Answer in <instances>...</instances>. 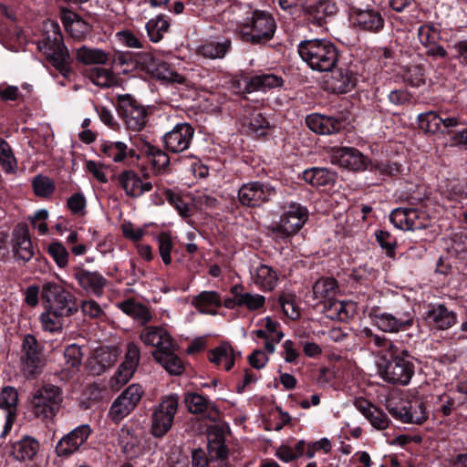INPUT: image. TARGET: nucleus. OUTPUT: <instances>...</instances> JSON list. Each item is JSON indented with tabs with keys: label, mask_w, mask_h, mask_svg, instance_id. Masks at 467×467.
I'll return each mask as SVG.
<instances>
[{
	"label": "nucleus",
	"mask_w": 467,
	"mask_h": 467,
	"mask_svg": "<svg viewBox=\"0 0 467 467\" xmlns=\"http://www.w3.org/2000/svg\"><path fill=\"white\" fill-rule=\"evenodd\" d=\"M417 358L403 347L389 344L380 358L379 369L381 378L394 385H408L414 373Z\"/></svg>",
	"instance_id": "nucleus-1"
},
{
	"label": "nucleus",
	"mask_w": 467,
	"mask_h": 467,
	"mask_svg": "<svg viewBox=\"0 0 467 467\" xmlns=\"http://www.w3.org/2000/svg\"><path fill=\"white\" fill-rule=\"evenodd\" d=\"M296 51L307 67L317 72H328L339 61L338 47L327 38L302 40L298 43Z\"/></svg>",
	"instance_id": "nucleus-2"
},
{
	"label": "nucleus",
	"mask_w": 467,
	"mask_h": 467,
	"mask_svg": "<svg viewBox=\"0 0 467 467\" xmlns=\"http://www.w3.org/2000/svg\"><path fill=\"white\" fill-rule=\"evenodd\" d=\"M277 24L273 15L255 9L236 26L238 38L248 45L265 47L275 36Z\"/></svg>",
	"instance_id": "nucleus-3"
},
{
	"label": "nucleus",
	"mask_w": 467,
	"mask_h": 467,
	"mask_svg": "<svg viewBox=\"0 0 467 467\" xmlns=\"http://www.w3.org/2000/svg\"><path fill=\"white\" fill-rule=\"evenodd\" d=\"M371 324L385 333L396 334L410 330L415 324L414 308L405 306H396L390 309L379 306H367L366 311Z\"/></svg>",
	"instance_id": "nucleus-4"
},
{
	"label": "nucleus",
	"mask_w": 467,
	"mask_h": 467,
	"mask_svg": "<svg viewBox=\"0 0 467 467\" xmlns=\"http://www.w3.org/2000/svg\"><path fill=\"white\" fill-rule=\"evenodd\" d=\"M63 400V390L60 387L43 383L31 392L28 398V411L42 422H52L61 410Z\"/></svg>",
	"instance_id": "nucleus-5"
},
{
	"label": "nucleus",
	"mask_w": 467,
	"mask_h": 467,
	"mask_svg": "<svg viewBox=\"0 0 467 467\" xmlns=\"http://www.w3.org/2000/svg\"><path fill=\"white\" fill-rule=\"evenodd\" d=\"M41 300L45 309L57 317H72L78 311L75 295L63 284L47 281L41 287Z\"/></svg>",
	"instance_id": "nucleus-6"
},
{
	"label": "nucleus",
	"mask_w": 467,
	"mask_h": 467,
	"mask_svg": "<svg viewBox=\"0 0 467 467\" xmlns=\"http://www.w3.org/2000/svg\"><path fill=\"white\" fill-rule=\"evenodd\" d=\"M115 107L129 130L139 132L148 125L151 113L150 107L144 106L132 95H118Z\"/></svg>",
	"instance_id": "nucleus-7"
},
{
	"label": "nucleus",
	"mask_w": 467,
	"mask_h": 467,
	"mask_svg": "<svg viewBox=\"0 0 467 467\" xmlns=\"http://www.w3.org/2000/svg\"><path fill=\"white\" fill-rule=\"evenodd\" d=\"M39 50L47 60L66 78L72 74L70 57L64 44L63 36L59 33H54L53 36L47 35L38 43Z\"/></svg>",
	"instance_id": "nucleus-8"
},
{
	"label": "nucleus",
	"mask_w": 467,
	"mask_h": 467,
	"mask_svg": "<svg viewBox=\"0 0 467 467\" xmlns=\"http://www.w3.org/2000/svg\"><path fill=\"white\" fill-rule=\"evenodd\" d=\"M349 20L356 30L371 35L381 33L386 24L380 10L370 4L350 5Z\"/></svg>",
	"instance_id": "nucleus-9"
},
{
	"label": "nucleus",
	"mask_w": 467,
	"mask_h": 467,
	"mask_svg": "<svg viewBox=\"0 0 467 467\" xmlns=\"http://www.w3.org/2000/svg\"><path fill=\"white\" fill-rule=\"evenodd\" d=\"M338 290L337 280L334 277H321L313 285L314 297L323 299L324 310L327 317L343 319L348 317L346 304L334 298Z\"/></svg>",
	"instance_id": "nucleus-10"
},
{
	"label": "nucleus",
	"mask_w": 467,
	"mask_h": 467,
	"mask_svg": "<svg viewBox=\"0 0 467 467\" xmlns=\"http://www.w3.org/2000/svg\"><path fill=\"white\" fill-rule=\"evenodd\" d=\"M306 127L318 135H333L346 130L350 124V112L337 110L332 114L310 113L305 119Z\"/></svg>",
	"instance_id": "nucleus-11"
},
{
	"label": "nucleus",
	"mask_w": 467,
	"mask_h": 467,
	"mask_svg": "<svg viewBox=\"0 0 467 467\" xmlns=\"http://www.w3.org/2000/svg\"><path fill=\"white\" fill-rule=\"evenodd\" d=\"M276 195V186L268 181H250L243 183L237 192L240 204L248 208L261 207Z\"/></svg>",
	"instance_id": "nucleus-12"
},
{
	"label": "nucleus",
	"mask_w": 467,
	"mask_h": 467,
	"mask_svg": "<svg viewBox=\"0 0 467 467\" xmlns=\"http://www.w3.org/2000/svg\"><path fill=\"white\" fill-rule=\"evenodd\" d=\"M43 346L32 334H26L21 346V363L26 379H36L46 366Z\"/></svg>",
	"instance_id": "nucleus-13"
},
{
	"label": "nucleus",
	"mask_w": 467,
	"mask_h": 467,
	"mask_svg": "<svg viewBox=\"0 0 467 467\" xmlns=\"http://www.w3.org/2000/svg\"><path fill=\"white\" fill-rule=\"evenodd\" d=\"M422 318L431 331H446L459 323L457 312L445 302L426 304Z\"/></svg>",
	"instance_id": "nucleus-14"
},
{
	"label": "nucleus",
	"mask_w": 467,
	"mask_h": 467,
	"mask_svg": "<svg viewBox=\"0 0 467 467\" xmlns=\"http://www.w3.org/2000/svg\"><path fill=\"white\" fill-rule=\"evenodd\" d=\"M179 406V397L171 394L161 399L151 416L150 433L154 438H163L171 429Z\"/></svg>",
	"instance_id": "nucleus-15"
},
{
	"label": "nucleus",
	"mask_w": 467,
	"mask_h": 467,
	"mask_svg": "<svg viewBox=\"0 0 467 467\" xmlns=\"http://www.w3.org/2000/svg\"><path fill=\"white\" fill-rule=\"evenodd\" d=\"M144 393L140 384H131L125 389L112 402L109 417L115 424H119L124 418L130 415L140 401Z\"/></svg>",
	"instance_id": "nucleus-16"
},
{
	"label": "nucleus",
	"mask_w": 467,
	"mask_h": 467,
	"mask_svg": "<svg viewBox=\"0 0 467 467\" xmlns=\"http://www.w3.org/2000/svg\"><path fill=\"white\" fill-rule=\"evenodd\" d=\"M329 78L326 80V89L334 94H346L353 90L358 82L357 67L352 64H341L328 70Z\"/></svg>",
	"instance_id": "nucleus-17"
},
{
	"label": "nucleus",
	"mask_w": 467,
	"mask_h": 467,
	"mask_svg": "<svg viewBox=\"0 0 467 467\" xmlns=\"http://www.w3.org/2000/svg\"><path fill=\"white\" fill-rule=\"evenodd\" d=\"M389 218L397 229L403 231L426 229L431 223L426 212L411 207H398L391 211Z\"/></svg>",
	"instance_id": "nucleus-18"
},
{
	"label": "nucleus",
	"mask_w": 467,
	"mask_h": 467,
	"mask_svg": "<svg viewBox=\"0 0 467 467\" xmlns=\"http://www.w3.org/2000/svg\"><path fill=\"white\" fill-rule=\"evenodd\" d=\"M92 429L89 424H81L65 434L57 443L55 452L58 457L67 459L87 448Z\"/></svg>",
	"instance_id": "nucleus-19"
},
{
	"label": "nucleus",
	"mask_w": 467,
	"mask_h": 467,
	"mask_svg": "<svg viewBox=\"0 0 467 467\" xmlns=\"http://www.w3.org/2000/svg\"><path fill=\"white\" fill-rule=\"evenodd\" d=\"M284 85L281 76L274 73L260 72L254 75H244L240 80L234 83V87L240 92L247 94L254 91H267L272 88H280Z\"/></svg>",
	"instance_id": "nucleus-20"
},
{
	"label": "nucleus",
	"mask_w": 467,
	"mask_h": 467,
	"mask_svg": "<svg viewBox=\"0 0 467 467\" xmlns=\"http://www.w3.org/2000/svg\"><path fill=\"white\" fill-rule=\"evenodd\" d=\"M419 128L425 134L441 133L443 130L455 128L462 123L460 115L439 114L433 110L420 113L417 117Z\"/></svg>",
	"instance_id": "nucleus-21"
},
{
	"label": "nucleus",
	"mask_w": 467,
	"mask_h": 467,
	"mask_svg": "<svg viewBox=\"0 0 467 467\" xmlns=\"http://www.w3.org/2000/svg\"><path fill=\"white\" fill-rule=\"evenodd\" d=\"M337 12V6L331 0H319L311 5L305 3L302 16L297 24L322 27L327 24V19L332 17Z\"/></svg>",
	"instance_id": "nucleus-22"
},
{
	"label": "nucleus",
	"mask_w": 467,
	"mask_h": 467,
	"mask_svg": "<svg viewBox=\"0 0 467 467\" xmlns=\"http://www.w3.org/2000/svg\"><path fill=\"white\" fill-rule=\"evenodd\" d=\"M333 162L348 171L360 172L368 170L372 160L354 147H337L332 152Z\"/></svg>",
	"instance_id": "nucleus-23"
},
{
	"label": "nucleus",
	"mask_w": 467,
	"mask_h": 467,
	"mask_svg": "<svg viewBox=\"0 0 467 467\" xmlns=\"http://www.w3.org/2000/svg\"><path fill=\"white\" fill-rule=\"evenodd\" d=\"M390 415L404 423L420 425L428 420L426 405L420 400L401 401L395 406L388 407Z\"/></svg>",
	"instance_id": "nucleus-24"
},
{
	"label": "nucleus",
	"mask_w": 467,
	"mask_h": 467,
	"mask_svg": "<svg viewBox=\"0 0 467 467\" xmlns=\"http://www.w3.org/2000/svg\"><path fill=\"white\" fill-rule=\"evenodd\" d=\"M194 132V128L188 122L176 124L162 137L165 150L172 153L184 151L190 147Z\"/></svg>",
	"instance_id": "nucleus-25"
},
{
	"label": "nucleus",
	"mask_w": 467,
	"mask_h": 467,
	"mask_svg": "<svg viewBox=\"0 0 467 467\" xmlns=\"http://www.w3.org/2000/svg\"><path fill=\"white\" fill-rule=\"evenodd\" d=\"M72 275L79 287L88 294H92L97 297H100L104 294L108 280L99 272L89 271L81 265L73 267Z\"/></svg>",
	"instance_id": "nucleus-26"
},
{
	"label": "nucleus",
	"mask_w": 467,
	"mask_h": 467,
	"mask_svg": "<svg viewBox=\"0 0 467 467\" xmlns=\"http://www.w3.org/2000/svg\"><path fill=\"white\" fill-rule=\"evenodd\" d=\"M149 177L148 173L141 177L133 170H125L119 174L118 182L127 196L136 199L152 190V183L147 181Z\"/></svg>",
	"instance_id": "nucleus-27"
},
{
	"label": "nucleus",
	"mask_w": 467,
	"mask_h": 467,
	"mask_svg": "<svg viewBox=\"0 0 467 467\" xmlns=\"http://www.w3.org/2000/svg\"><path fill=\"white\" fill-rule=\"evenodd\" d=\"M184 403L192 414L200 415L213 422H217L220 419L219 409L208 397L197 392H189L185 394Z\"/></svg>",
	"instance_id": "nucleus-28"
},
{
	"label": "nucleus",
	"mask_w": 467,
	"mask_h": 467,
	"mask_svg": "<svg viewBox=\"0 0 467 467\" xmlns=\"http://www.w3.org/2000/svg\"><path fill=\"white\" fill-rule=\"evenodd\" d=\"M18 406V392L11 386H5L0 391V410L5 412V421L1 438L6 437L16 420Z\"/></svg>",
	"instance_id": "nucleus-29"
},
{
	"label": "nucleus",
	"mask_w": 467,
	"mask_h": 467,
	"mask_svg": "<svg viewBox=\"0 0 467 467\" xmlns=\"http://www.w3.org/2000/svg\"><path fill=\"white\" fill-rule=\"evenodd\" d=\"M133 143L142 154H145L150 160L156 171L159 173L169 172L171 159L164 150L150 144L141 137L134 138Z\"/></svg>",
	"instance_id": "nucleus-30"
},
{
	"label": "nucleus",
	"mask_w": 467,
	"mask_h": 467,
	"mask_svg": "<svg viewBox=\"0 0 467 467\" xmlns=\"http://www.w3.org/2000/svg\"><path fill=\"white\" fill-rule=\"evenodd\" d=\"M59 18L66 31L76 39L85 38L91 31V25L85 21L78 13L61 7L59 9Z\"/></svg>",
	"instance_id": "nucleus-31"
},
{
	"label": "nucleus",
	"mask_w": 467,
	"mask_h": 467,
	"mask_svg": "<svg viewBox=\"0 0 467 467\" xmlns=\"http://www.w3.org/2000/svg\"><path fill=\"white\" fill-rule=\"evenodd\" d=\"M12 251L16 260L27 263L34 256L33 244L26 225H18L13 231Z\"/></svg>",
	"instance_id": "nucleus-32"
},
{
	"label": "nucleus",
	"mask_w": 467,
	"mask_h": 467,
	"mask_svg": "<svg viewBox=\"0 0 467 467\" xmlns=\"http://www.w3.org/2000/svg\"><path fill=\"white\" fill-rule=\"evenodd\" d=\"M337 172L325 167H311L303 171L302 179L317 189L331 190L337 181Z\"/></svg>",
	"instance_id": "nucleus-33"
},
{
	"label": "nucleus",
	"mask_w": 467,
	"mask_h": 467,
	"mask_svg": "<svg viewBox=\"0 0 467 467\" xmlns=\"http://www.w3.org/2000/svg\"><path fill=\"white\" fill-rule=\"evenodd\" d=\"M39 450L40 443L35 437L24 435L20 440L10 444L8 453L16 461L26 462L34 461Z\"/></svg>",
	"instance_id": "nucleus-34"
},
{
	"label": "nucleus",
	"mask_w": 467,
	"mask_h": 467,
	"mask_svg": "<svg viewBox=\"0 0 467 467\" xmlns=\"http://www.w3.org/2000/svg\"><path fill=\"white\" fill-rule=\"evenodd\" d=\"M143 327L140 338L145 345L157 348L154 354H159L162 349L172 347L173 338L163 327L147 325Z\"/></svg>",
	"instance_id": "nucleus-35"
},
{
	"label": "nucleus",
	"mask_w": 467,
	"mask_h": 467,
	"mask_svg": "<svg viewBox=\"0 0 467 467\" xmlns=\"http://www.w3.org/2000/svg\"><path fill=\"white\" fill-rule=\"evenodd\" d=\"M284 209L280 221L296 234L308 220V210L296 202H287Z\"/></svg>",
	"instance_id": "nucleus-36"
},
{
	"label": "nucleus",
	"mask_w": 467,
	"mask_h": 467,
	"mask_svg": "<svg viewBox=\"0 0 467 467\" xmlns=\"http://www.w3.org/2000/svg\"><path fill=\"white\" fill-rule=\"evenodd\" d=\"M191 304L201 314L216 316L217 309L223 306V298L217 291L204 290L194 296Z\"/></svg>",
	"instance_id": "nucleus-37"
},
{
	"label": "nucleus",
	"mask_w": 467,
	"mask_h": 467,
	"mask_svg": "<svg viewBox=\"0 0 467 467\" xmlns=\"http://www.w3.org/2000/svg\"><path fill=\"white\" fill-rule=\"evenodd\" d=\"M99 150L103 156L111 159L115 162H125L127 160L139 159L134 149H129L122 141L103 140Z\"/></svg>",
	"instance_id": "nucleus-38"
},
{
	"label": "nucleus",
	"mask_w": 467,
	"mask_h": 467,
	"mask_svg": "<svg viewBox=\"0 0 467 467\" xmlns=\"http://www.w3.org/2000/svg\"><path fill=\"white\" fill-rule=\"evenodd\" d=\"M232 50V40L226 36H219L207 41L198 47V55L210 59L223 58Z\"/></svg>",
	"instance_id": "nucleus-39"
},
{
	"label": "nucleus",
	"mask_w": 467,
	"mask_h": 467,
	"mask_svg": "<svg viewBox=\"0 0 467 467\" xmlns=\"http://www.w3.org/2000/svg\"><path fill=\"white\" fill-rule=\"evenodd\" d=\"M119 308L127 316L137 320L141 327L146 326L152 319V314L149 307L134 299H126L120 302Z\"/></svg>",
	"instance_id": "nucleus-40"
},
{
	"label": "nucleus",
	"mask_w": 467,
	"mask_h": 467,
	"mask_svg": "<svg viewBox=\"0 0 467 467\" xmlns=\"http://www.w3.org/2000/svg\"><path fill=\"white\" fill-rule=\"evenodd\" d=\"M175 343L172 347L162 349L159 354H154L155 359L172 375H181L184 370L182 359L174 353Z\"/></svg>",
	"instance_id": "nucleus-41"
},
{
	"label": "nucleus",
	"mask_w": 467,
	"mask_h": 467,
	"mask_svg": "<svg viewBox=\"0 0 467 467\" xmlns=\"http://www.w3.org/2000/svg\"><path fill=\"white\" fill-rule=\"evenodd\" d=\"M403 165L393 161H372V164L369 167V171L379 174L382 180L398 179L403 172Z\"/></svg>",
	"instance_id": "nucleus-42"
},
{
	"label": "nucleus",
	"mask_w": 467,
	"mask_h": 467,
	"mask_svg": "<svg viewBox=\"0 0 467 467\" xmlns=\"http://www.w3.org/2000/svg\"><path fill=\"white\" fill-rule=\"evenodd\" d=\"M208 358L217 366L224 361V368L226 371H229L234 366L235 353L229 344H221L208 352Z\"/></svg>",
	"instance_id": "nucleus-43"
},
{
	"label": "nucleus",
	"mask_w": 467,
	"mask_h": 467,
	"mask_svg": "<svg viewBox=\"0 0 467 467\" xmlns=\"http://www.w3.org/2000/svg\"><path fill=\"white\" fill-rule=\"evenodd\" d=\"M247 121V133L255 138H265L271 126L262 112L254 110Z\"/></svg>",
	"instance_id": "nucleus-44"
},
{
	"label": "nucleus",
	"mask_w": 467,
	"mask_h": 467,
	"mask_svg": "<svg viewBox=\"0 0 467 467\" xmlns=\"http://www.w3.org/2000/svg\"><path fill=\"white\" fill-rule=\"evenodd\" d=\"M462 123L455 128L443 130L441 134L449 137V145L453 148L467 150V123L462 117Z\"/></svg>",
	"instance_id": "nucleus-45"
},
{
	"label": "nucleus",
	"mask_w": 467,
	"mask_h": 467,
	"mask_svg": "<svg viewBox=\"0 0 467 467\" xmlns=\"http://www.w3.org/2000/svg\"><path fill=\"white\" fill-rule=\"evenodd\" d=\"M76 57L78 62L85 65H104L108 61L106 52L99 48H90L86 46H82L77 49Z\"/></svg>",
	"instance_id": "nucleus-46"
},
{
	"label": "nucleus",
	"mask_w": 467,
	"mask_h": 467,
	"mask_svg": "<svg viewBox=\"0 0 467 467\" xmlns=\"http://www.w3.org/2000/svg\"><path fill=\"white\" fill-rule=\"evenodd\" d=\"M81 347L77 344L67 346L64 351L65 369L71 374L78 371L83 358Z\"/></svg>",
	"instance_id": "nucleus-47"
},
{
	"label": "nucleus",
	"mask_w": 467,
	"mask_h": 467,
	"mask_svg": "<svg viewBox=\"0 0 467 467\" xmlns=\"http://www.w3.org/2000/svg\"><path fill=\"white\" fill-rule=\"evenodd\" d=\"M154 66L152 71L150 73V76L152 78L165 82L182 83L183 78L171 69L166 62L158 58Z\"/></svg>",
	"instance_id": "nucleus-48"
},
{
	"label": "nucleus",
	"mask_w": 467,
	"mask_h": 467,
	"mask_svg": "<svg viewBox=\"0 0 467 467\" xmlns=\"http://www.w3.org/2000/svg\"><path fill=\"white\" fill-rule=\"evenodd\" d=\"M239 307H245L254 312L265 308V297L259 294L246 292L242 285V290L239 292Z\"/></svg>",
	"instance_id": "nucleus-49"
},
{
	"label": "nucleus",
	"mask_w": 467,
	"mask_h": 467,
	"mask_svg": "<svg viewBox=\"0 0 467 467\" xmlns=\"http://www.w3.org/2000/svg\"><path fill=\"white\" fill-rule=\"evenodd\" d=\"M278 303L284 314L292 320L300 317V307L297 304V297L294 293H282L278 296Z\"/></svg>",
	"instance_id": "nucleus-50"
},
{
	"label": "nucleus",
	"mask_w": 467,
	"mask_h": 467,
	"mask_svg": "<svg viewBox=\"0 0 467 467\" xmlns=\"http://www.w3.org/2000/svg\"><path fill=\"white\" fill-rule=\"evenodd\" d=\"M0 166L6 173L15 172L17 167L16 158L10 144L0 137Z\"/></svg>",
	"instance_id": "nucleus-51"
},
{
	"label": "nucleus",
	"mask_w": 467,
	"mask_h": 467,
	"mask_svg": "<svg viewBox=\"0 0 467 467\" xmlns=\"http://www.w3.org/2000/svg\"><path fill=\"white\" fill-rule=\"evenodd\" d=\"M145 27L150 41L157 43L162 39L163 34L170 27V24L162 16H158L155 19H150Z\"/></svg>",
	"instance_id": "nucleus-52"
},
{
	"label": "nucleus",
	"mask_w": 467,
	"mask_h": 467,
	"mask_svg": "<svg viewBox=\"0 0 467 467\" xmlns=\"http://www.w3.org/2000/svg\"><path fill=\"white\" fill-rule=\"evenodd\" d=\"M208 451L211 459L225 461L228 459L229 450L225 444V439L222 434H214L209 438Z\"/></svg>",
	"instance_id": "nucleus-53"
},
{
	"label": "nucleus",
	"mask_w": 467,
	"mask_h": 467,
	"mask_svg": "<svg viewBox=\"0 0 467 467\" xmlns=\"http://www.w3.org/2000/svg\"><path fill=\"white\" fill-rule=\"evenodd\" d=\"M375 238L379 245L389 258L396 255L397 239L389 231L379 229L375 232Z\"/></svg>",
	"instance_id": "nucleus-54"
},
{
	"label": "nucleus",
	"mask_w": 467,
	"mask_h": 467,
	"mask_svg": "<svg viewBox=\"0 0 467 467\" xmlns=\"http://www.w3.org/2000/svg\"><path fill=\"white\" fill-rule=\"evenodd\" d=\"M164 194L167 202L174 207L182 218H189L192 216V209L191 205L185 202L180 194L174 192L171 189L166 190Z\"/></svg>",
	"instance_id": "nucleus-55"
},
{
	"label": "nucleus",
	"mask_w": 467,
	"mask_h": 467,
	"mask_svg": "<svg viewBox=\"0 0 467 467\" xmlns=\"http://www.w3.org/2000/svg\"><path fill=\"white\" fill-rule=\"evenodd\" d=\"M440 30L432 23H426L419 26L417 36L420 44L427 47L440 40Z\"/></svg>",
	"instance_id": "nucleus-56"
},
{
	"label": "nucleus",
	"mask_w": 467,
	"mask_h": 467,
	"mask_svg": "<svg viewBox=\"0 0 467 467\" xmlns=\"http://www.w3.org/2000/svg\"><path fill=\"white\" fill-rule=\"evenodd\" d=\"M404 80L413 88L425 84V67L422 64L410 65L406 67Z\"/></svg>",
	"instance_id": "nucleus-57"
},
{
	"label": "nucleus",
	"mask_w": 467,
	"mask_h": 467,
	"mask_svg": "<svg viewBox=\"0 0 467 467\" xmlns=\"http://www.w3.org/2000/svg\"><path fill=\"white\" fill-rule=\"evenodd\" d=\"M455 408V399L448 393H443L437 397L434 405L433 414L436 417H449Z\"/></svg>",
	"instance_id": "nucleus-58"
},
{
	"label": "nucleus",
	"mask_w": 467,
	"mask_h": 467,
	"mask_svg": "<svg viewBox=\"0 0 467 467\" xmlns=\"http://www.w3.org/2000/svg\"><path fill=\"white\" fill-rule=\"evenodd\" d=\"M32 186L35 194L44 198L50 197L56 190L55 182L49 177L41 174L34 178Z\"/></svg>",
	"instance_id": "nucleus-59"
},
{
	"label": "nucleus",
	"mask_w": 467,
	"mask_h": 467,
	"mask_svg": "<svg viewBox=\"0 0 467 467\" xmlns=\"http://www.w3.org/2000/svg\"><path fill=\"white\" fill-rule=\"evenodd\" d=\"M47 253L59 268L62 269L67 266L69 253L61 242H51L47 246Z\"/></svg>",
	"instance_id": "nucleus-60"
},
{
	"label": "nucleus",
	"mask_w": 467,
	"mask_h": 467,
	"mask_svg": "<svg viewBox=\"0 0 467 467\" xmlns=\"http://www.w3.org/2000/svg\"><path fill=\"white\" fill-rule=\"evenodd\" d=\"M65 317H57L49 309L40 315V322L45 331L51 333L61 332L63 329V318Z\"/></svg>",
	"instance_id": "nucleus-61"
},
{
	"label": "nucleus",
	"mask_w": 467,
	"mask_h": 467,
	"mask_svg": "<svg viewBox=\"0 0 467 467\" xmlns=\"http://www.w3.org/2000/svg\"><path fill=\"white\" fill-rule=\"evenodd\" d=\"M159 253L164 265H169L171 263V253L173 249V244L171 234L168 232H161L157 236Z\"/></svg>",
	"instance_id": "nucleus-62"
},
{
	"label": "nucleus",
	"mask_w": 467,
	"mask_h": 467,
	"mask_svg": "<svg viewBox=\"0 0 467 467\" xmlns=\"http://www.w3.org/2000/svg\"><path fill=\"white\" fill-rule=\"evenodd\" d=\"M306 0H278L279 7L294 21L298 22L304 11Z\"/></svg>",
	"instance_id": "nucleus-63"
},
{
	"label": "nucleus",
	"mask_w": 467,
	"mask_h": 467,
	"mask_svg": "<svg viewBox=\"0 0 467 467\" xmlns=\"http://www.w3.org/2000/svg\"><path fill=\"white\" fill-rule=\"evenodd\" d=\"M446 196L451 202H459L467 199V182L459 180L450 182L446 185Z\"/></svg>",
	"instance_id": "nucleus-64"
}]
</instances>
